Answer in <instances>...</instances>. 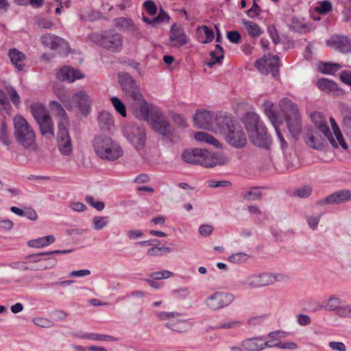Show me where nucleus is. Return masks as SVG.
<instances>
[{
    "mask_svg": "<svg viewBox=\"0 0 351 351\" xmlns=\"http://www.w3.org/2000/svg\"><path fill=\"white\" fill-rule=\"evenodd\" d=\"M340 80L344 84L351 85V71H342L339 75Z\"/></svg>",
    "mask_w": 351,
    "mask_h": 351,
    "instance_id": "nucleus-63",
    "label": "nucleus"
},
{
    "mask_svg": "<svg viewBox=\"0 0 351 351\" xmlns=\"http://www.w3.org/2000/svg\"><path fill=\"white\" fill-rule=\"evenodd\" d=\"M242 121L247 132L265 126L259 116L254 111H247Z\"/></svg>",
    "mask_w": 351,
    "mask_h": 351,
    "instance_id": "nucleus-18",
    "label": "nucleus"
},
{
    "mask_svg": "<svg viewBox=\"0 0 351 351\" xmlns=\"http://www.w3.org/2000/svg\"><path fill=\"white\" fill-rule=\"evenodd\" d=\"M250 258V255L243 253V252H238L235 253L230 256H229L228 259L229 261L232 263L239 264L242 263H245L248 261Z\"/></svg>",
    "mask_w": 351,
    "mask_h": 351,
    "instance_id": "nucleus-46",
    "label": "nucleus"
},
{
    "mask_svg": "<svg viewBox=\"0 0 351 351\" xmlns=\"http://www.w3.org/2000/svg\"><path fill=\"white\" fill-rule=\"evenodd\" d=\"M280 276L278 274L267 272L253 274L246 276L242 282V285L251 288H261L274 284L278 280V278Z\"/></svg>",
    "mask_w": 351,
    "mask_h": 351,
    "instance_id": "nucleus-7",
    "label": "nucleus"
},
{
    "mask_svg": "<svg viewBox=\"0 0 351 351\" xmlns=\"http://www.w3.org/2000/svg\"><path fill=\"white\" fill-rule=\"evenodd\" d=\"M279 107L280 110H298V105L287 97H284L280 99L279 101Z\"/></svg>",
    "mask_w": 351,
    "mask_h": 351,
    "instance_id": "nucleus-47",
    "label": "nucleus"
},
{
    "mask_svg": "<svg viewBox=\"0 0 351 351\" xmlns=\"http://www.w3.org/2000/svg\"><path fill=\"white\" fill-rule=\"evenodd\" d=\"M215 123L223 134L230 131L235 125L239 124L238 121L227 111H217L215 117Z\"/></svg>",
    "mask_w": 351,
    "mask_h": 351,
    "instance_id": "nucleus-17",
    "label": "nucleus"
},
{
    "mask_svg": "<svg viewBox=\"0 0 351 351\" xmlns=\"http://www.w3.org/2000/svg\"><path fill=\"white\" fill-rule=\"evenodd\" d=\"M250 141L256 147L269 149L272 138L265 126L247 132Z\"/></svg>",
    "mask_w": 351,
    "mask_h": 351,
    "instance_id": "nucleus-9",
    "label": "nucleus"
},
{
    "mask_svg": "<svg viewBox=\"0 0 351 351\" xmlns=\"http://www.w3.org/2000/svg\"><path fill=\"white\" fill-rule=\"evenodd\" d=\"M200 28L203 30L204 34L206 36V39L202 41V43H211L215 38L213 31L206 25H203Z\"/></svg>",
    "mask_w": 351,
    "mask_h": 351,
    "instance_id": "nucleus-57",
    "label": "nucleus"
},
{
    "mask_svg": "<svg viewBox=\"0 0 351 351\" xmlns=\"http://www.w3.org/2000/svg\"><path fill=\"white\" fill-rule=\"evenodd\" d=\"M202 149H193L192 150L186 149L183 152L182 158L187 163L193 165H199L201 162V154Z\"/></svg>",
    "mask_w": 351,
    "mask_h": 351,
    "instance_id": "nucleus-27",
    "label": "nucleus"
},
{
    "mask_svg": "<svg viewBox=\"0 0 351 351\" xmlns=\"http://www.w3.org/2000/svg\"><path fill=\"white\" fill-rule=\"evenodd\" d=\"M119 82L125 96L131 99L133 110H154L153 105L143 98L136 87V82L128 73H119Z\"/></svg>",
    "mask_w": 351,
    "mask_h": 351,
    "instance_id": "nucleus-2",
    "label": "nucleus"
},
{
    "mask_svg": "<svg viewBox=\"0 0 351 351\" xmlns=\"http://www.w3.org/2000/svg\"><path fill=\"white\" fill-rule=\"evenodd\" d=\"M247 210L250 213L255 216V220L256 221L262 222L267 219L265 213L262 212L256 206H249Z\"/></svg>",
    "mask_w": 351,
    "mask_h": 351,
    "instance_id": "nucleus-43",
    "label": "nucleus"
},
{
    "mask_svg": "<svg viewBox=\"0 0 351 351\" xmlns=\"http://www.w3.org/2000/svg\"><path fill=\"white\" fill-rule=\"evenodd\" d=\"M86 201L96 210L101 211L104 208V203L103 202L97 201L93 196L87 195Z\"/></svg>",
    "mask_w": 351,
    "mask_h": 351,
    "instance_id": "nucleus-52",
    "label": "nucleus"
},
{
    "mask_svg": "<svg viewBox=\"0 0 351 351\" xmlns=\"http://www.w3.org/2000/svg\"><path fill=\"white\" fill-rule=\"evenodd\" d=\"M41 42L45 47L51 49H58L59 47L67 46V42L63 38L51 34L43 35Z\"/></svg>",
    "mask_w": 351,
    "mask_h": 351,
    "instance_id": "nucleus-24",
    "label": "nucleus"
},
{
    "mask_svg": "<svg viewBox=\"0 0 351 351\" xmlns=\"http://www.w3.org/2000/svg\"><path fill=\"white\" fill-rule=\"evenodd\" d=\"M344 304V301L341 298L336 296H331L327 300L322 302L317 306L315 311L324 310V311H336L338 308Z\"/></svg>",
    "mask_w": 351,
    "mask_h": 351,
    "instance_id": "nucleus-26",
    "label": "nucleus"
},
{
    "mask_svg": "<svg viewBox=\"0 0 351 351\" xmlns=\"http://www.w3.org/2000/svg\"><path fill=\"white\" fill-rule=\"evenodd\" d=\"M265 337L247 338L241 341V346L245 348V351H259L269 346V342H263Z\"/></svg>",
    "mask_w": 351,
    "mask_h": 351,
    "instance_id": "nucleus-22",
    "label": "nucleus"
},
{
    "mask_svg": "<svg viewBox=\"0 0 351 351\" xmlns=\"http://www.w3.org/2000/svg\"><path fill=\"white\" fill-rule=\"evenodd\" d=\"M317 128L326 136L332 147L335 148L339 147V145L338 142L337 141L335 137H334L332 134L330 132V130L325 120H324L322 123H320L319 125H317Z\"/></svg>",
    "mask_w": 351,
    "mask_h": 351,
    "instance_id": "nucleus-36",
    "label": "nucleus"
},
{
    "mask_svg": "<svg viewBox=\"0 0 351 351\" xmlns=\"http://www.w3.org/2000/svg\"><path fill=\"white\" fill-rule=\"evenodd\" d=\"M337 314L341 317H348L351 315V306L341 305L336 311Z\"/></svg>",
    "mask_w": 351,
    "mask_h": 351,
    "instance_id": "nucleus-61",
    "label": "nucleus"
},
{
    "mask_svg": "<svg viewBox=\"0 0 351 351\" xmlns=\"http://www.w3.org/2000/svg\"><path fill=\"white\" fill-rule=\"evenodd\" d=\"M8 56L11 62L15 66L19 71L23 69V64L21 63L25 58V56L22 52L16 49H12L10 50Z\"/></svg>",
    "mask_w": 351,
    "mask_h": 351,
    "instance_id": "nucleus-31",
    "label": "nucleus"
},
{
    "mask_svg": "<svg viewBox=\"0 0 351 351\" xmlns=\"http://www.w3.org/2000/svg\"><path fill=\"white\" fill-rule=\"evenodd\" d=\"M56 241V238L53 235H49L36 239L30 240L27 242V245L29 247L40 248L47 246L51 243H53Z\"/></svg>",
    "mask_w": 351,
    "mask_h": 351,
    "instance_id": "nucleus-32",
    "label": "nucleus"
},
{
    "mask_svg": "<svg viewBox=\"0 0 351 351\" xmlns=\"http://www.w3.org/2000/svg\"><path fill=\"white\" fill-rule=\"evenodd\" d=\"M200 165L204 167H213L217 165H223L227 163L228 158L221 153L210 152L202 149L201 154Z\"/></svg>",
    "mask_w": 351,
    "mask_h": 351,
    "instance_id": "nucleus-15",
    "label": "nucleus"
},
{
    "mask_svg": "<svg viewBox=\"0 0 351 351\" xmlns=\"http://www.w3.org/2000/svg\"><path fill=\"white\" fill-rule=\"evenodd\" d=\"M47 111H32L33 117L39 125L43 136L49 138L54 136L53 124Z\"/></svg>",
    "mask_w": 351,
    "mask_h": 351,
    "instance_id": "nucleus-11",
    "label": "nucleus"
},
{
    "mask_svg": "<svg viewBox=\"0 0 351 351\" xmlns=\"http://www.w3.org/2000/svg\"><path fill=\"white\" fill-rule=\"evenodd\" d=\"M93 228L96 230H101L108 225V217L97 216L93 219Z\"/></svg>",
    "mask_w": 351,
    "mask_h": 351,
    "instance_id": "nucleus-45",
    "label": "nucleus"
},
{
    "mask_svg": "<svg viewBox=\"0 0 351 351\" xmlns=\"http://www.w3.org/2000/svg\"><path fill=\"white\" fill-rule=\"evenodd\" d=\"M328 46L342 53L351 52V39L347 36H337L327 40Z\"/></svg>",
    "mask_w": 351,
    "mask_h": 351,
    "instance_id": "nucleus-19",
    "label": "nucleus"
},
{
    "mask_svg": "<svg viewBox=\"0 0 351 351\" xmlns=\"http://www.w3.org/2000/svg\"><path fill=\"white\" fill-rule=\"evenodd\" d=\"M261 12V7L254 0L252 7L246 11L247 14L250 18H254L260 15Z\"/></svg>",
    "mask_w": 351,
    "mask_h": 351,
    "instance_id": "nucleus-58",
    "label": "nucleus"
},
{
    "mask_svg": "<svg viewBox=\"0 0 351 351\" xmlns=\"http://www.w3.org/2000/svg\"><path fill=\"white\" fill-rule=\"evenodd\" d=\"M317 85L321 90L326 93H331L332 95H341L343 92L341 88L338 87L335 82L324 77L318 80Z\"/></svg>",
    "mask_w": 351,
    "mask_h": 351,
    "instance_id": "nucleus-25",
    "label": "nucleus"
},
{
    "mask_svg": "<svg viewBox=\"0 0 351 351\" xmlns=\"http://www.w3.org/2000/svg\"><path fill=\"white\" fill-rule=\"evenodd\" d=\"M210 56L218 64H220L222 60L224 58V51L223 47L219 44H216L215 49L210 52Z\"/></svg>",
    "mask_w": 351,
    "mask_h": 351,
    "instance_id": "nucleus-44",
    "label": "nucleus"
},
{
    "mask_svg": "<svg viewBox=\"0 0 351 351\" xmlns=\"http://www.w3.org/2000/svg\"><path fill=\"white\" fill-rule=\"evenodd\" d=\"M231 184V182L227 180H209L208 181V185L211 188L227 187L230 186Z\"/></svg>",
    "mask_w": 351,
    "mask_h": 351,
    "instance_id": "nucleus-54",
    "label": "nucleus"
},
{
    "mask_svg": "<svg viewBox=\"0 0 351 351\" xmlns=\"http://www.w3.org/2000/svg\"><path fill=\"white\" fill-rule=\"evenodd\" d=\"M57 141L59 151L64 156H69L73 150L71 137L67 129L62 124L58 125Z\"/></svg>",
    "mask_w": 351,
    "mask_h": 351,
    "instance_id": "nucleus-16",
    "label": "nucleus"
},
{
    "mask_svg": "<svg viewBox=\"0 0 351 351\" xmlns=\"http://www.w3.org/2000/svg\"><path fill=\"white\" fill-rule=\"evenodd\" d=\"M13 122L14 135L17 143L25 149H35L36 134L26 119L21 115H16Z\"/></svg>",
    "mask_w": 351,
    "mask_h": 351,
    "instance_id": "nucleus-4",
    "label": "nucleus"
},
{
    "mask_svg": "<svg viewBox=\"0 0 351 351\" xmlns=\"http://www.w3.org/2000/svg\"><path fill=\"white\" fill-rule=\"evenodd\" d=\"M343 124L346 133L351 136V114L344 117Z\"/></svg>",
    "mask_w": 351,
    "mask_h": 351,
    "instance_id": "nucleus-64",
    "label": "nucleus"
},
{
    "mask_svg": "<svg viewBox=\"0 0 351 351\" xmlns=\"http://www.w3.org/2000/svg\"><path fill=\"white\" fill-rule=\"evenodd\" d=\"M143 8L150 15H155L158 12V8L155 3L152 0H147L143 3Z\"/></svg>",
    "mask_w": 351,
    "mask_h": 351,
    "instance_id": "nucleus-55",
    "label": "nucleus"
},
{
    "mask_svg": "<svg viewBox=\"0 0 351 351\" xmlns=\"http://www.w3.org/2000/svg\"><path fill=\"white\" fill-rule=\"evenodd\" d=\"M332 10V3L330 1L325 0L320 3L319 5L317 6L315 10L321 14H325L329 12Z\"/></svg>",
    "mask_w": 351,
    "mask_h": 351,
    "instance_id": "nucleus-50",
    "label": "nucleus"
},
{
    "mask_svg": "<svg viewBox=\"0 0 351 351\" xmlns=\"http://www.w3.org/2000/svg\"><path fill=\"white\" fill-rule=\"evenodd\" d=\"M73 100L79 110H90L91 101L86 92L81 90L74 95Z\"/></svg>",
    "mask_w": 351,
    "mask_h": 351,
    "instance_id": "nucleus-28",
    "label": "nucleus"
},
{
    "mask_svg": "<svg viewBox=\"0 0 351 351\" xmlns=\"http://www.w3.org/2000/svg\"><path fill=\"white\" fill-rule=\"evenodd\" d=\"M79 337L81 339H88L93 341H113L115 340L114 337L111 335L97 333H85L80 335Z\"/></svg>",
    "mask_w": 351,
    "mask_h": 351,
    "instance_id": "nucleus-39",
    "label": "nucleus"
},
{
    "mask_svg": "<svg viewBox=\"0 0 351 351\" xmlns=\"http://www.w3.org/2000/svg\"><path fill=\"white\" fill-rule=\"evenodd\" d=\"M134 23V21L130 18L119 17L114 20V26L125 31L130 30Z\"/></svg>",
    "mask_w": 351,
    "mask_h": 351,
    "instance_id": "nucleus-40",
    "label": "nucleus"
},
{
    "mask_svg": "<svg viewBox=\"0 0 351 351\" xmlns=\"http://www.w3.org/2000/svg\"><path fill=\"white\" fill-rule=\"evenodd\" d=\"M243 24L247 29L249 35L253 38L259 37L263 33L260 26L253 21L243 20Z\"/></svg>",
    "mask_w": 351,
    "mask_h": 351,
    "instance_id": "nucleus-38",
    "label": "nucleus"
},
{
    "mask_svg": "<svg viewBox=\"0 0 351 351\" xmlns=\"http://www.w3.org/2000/svg\"><path fill=\"white\" fill-rule=\"evenodd\" d=\"M341 67V65L337 63L322 62L318 64V69L321 73L329 75H334Z\"/></svg>",
    "mask_w": 351,
    "mask_h": 351,
    "instance_id": "nucleus-34",
    "label": "nucleus"
},
{
    "mask_svg": "<svg viewBox=\"0 0 351 351\" xmlns=\"http://www.w3.org/2000/svg\"><path fill=\"white\" fill-rule=\"evenodd\" d=\"M165 326L169 329L178 332H185L191 327L190 323L184 319L169 321L166 323Z\"/></svg>",
    "mask_w": 351,
    "mask_h": 351,
    "instance_id": "nucleus-30",
    "label": "nucleus"
},
{
    "mask_svg": "<svg viewBox=\"0 0 351 351\" xmlns=\"http://www.w3.org/2000/svg\"><path fill=\"white\" fill-rule=\"evenodd\" d=\"M227 38L232 43L237 44L241 39V36L237 31H230L227 33Z\"/></svg>",
    "mask_w": 351,
    "mask_h": 351,
    "instance_id": "nucleus-62",
    "label": "nucleus"
},
{
    "mask_svg": "<svg viewBox=\"0 0 351 351\" xmlns=\"http://www.w3.org/2000/svg\"><path fill=\"white\" fill-rule=\"evenodd\" d=\"M123 133L130 143L136 149H143L145 145L146 133L143 128L132 124H124Z\"/></svg>",
    "mask_w": 351,
    "mask_h": 351,
    "instance_id": "nucleus-6",
    "label": "nucleus"
},
{
    "mask_svg": "<svg viewBox=\"0 0 351 351\" xmlns=\"http://www.w3.org/2000/svg\"><path fill=\"white\" fill-rule=\"evenodd\" d=\"M351 199V192L349 190H341L328 195L320 204H339L345 203Z\"/></svg>",
    "mask_w": 351,
    "mask_h": 351,
    "instance_id": "nucleus-21",
    "label": "nucleus"
},
{
    "mask_svg": "<svg viewBox=\"0 0 351 351\" xmlns=\"http://www.w3.org/2000/svg\"><path fill=\"white\" fill-rule=\"evenodd\" d=\"M289 27L292 31L300 33H304L308 29V26L297 18L291 20Z\"/></svg>",
    "mask_w": 351,
    "mask_h": 351,
    "instance_id": "nucleus-42",
    "label": "nucleus"
},
{
    "mask_svg": "<svg viewBox=\"0 0 351 351\" xmlns=\"http://www.w3.org/2000/svg\"><path fill=\"white\" fill-rule=\"evenodd\" d=\"M133 116L146 121L155 132L173 141L174 136L172 128L167 119L160 111H133Z\"/></svg>",
    "mask_w": 351,
    "mask_h": 351,
    "instance_id": "nucleus-1",
    "label": "nucleus"
},
{
    "mask_svg": "<svg viewBox=\"0 0 351 351\" xmlns=\"http://www.w3.org/2000/svg\"><path fill=\"white\" fill-rule=\"evenodd\" d=\"M279 112L280 111H265L267 117L276 130L278 138L281 143L282 148L285 149L287 147V143L278 129V127L282 124V117L277 113Z\"/></svg>",
    "mask_w": 351,
    "mask_h": 351,
    "instance_id": "nucleus-23",
    "label": "nucleus"
},
{
    "mask_svg": "<svg viewBox=\"0 0 351 351\" xmlns=\"http://www.w3.org/2000/svg\"><path fill=\"white\" fill-rule=\"evenodd\" d=\"M228 143L236 148H243L247 144V138L242 128L239 124L235 125L230 131L224 134Z\"/></svg>",
    "mask_w": 351,
    "mask_h": 351,
    "instance_id": "nucleus-14",
    "label": "nucleus"
},
{
    "mask_svg": "<svg viewBox=\"0 0 351 351\" xmlns=\"http://www.w3.org/2000/svg\"><path fill=\"white\" fill-rule=\"evenodd\" d=\"M95 43L110 51L118 53L123 49V36L119 33L105 32L94 36Z\"/></svg>",
    "mask_w": 351,
    "mask_h": 351,
    "instance_id": "nucleus-5",
    "label": "nucleus"
},
{
    "mask_svg": "<svg viewBox=\"0 0 351 351\" xmlns=\"http://www.w3.org/2000/svg\"><path fill=\"white\" fill-rule=\"evenodd\" d=\"M213 111H197L193 115L195 124L200 128H207L215 122Z\"/></svg>",
    "mask_w": 351,
    "mask_h": 351,
    "instance_id": "nucleus-20",
    "label": "nucleus"
},
{
    "mask_svg": "<svg viewBox=\"0 0 351 351\" xmlns=\"http://www.w3.org/2000/svg\"><path fill=\"white\" fill-rule=\"evenodd\" d=\"M330 125H331V127H332V129L333 131L334 136H335L337 141L338 142L339 145L343 149H347L348 145L343 139V137L341 132V130H340L338 125L337 124L335 120L332 117H330Z\"/></svg>",
    "mask_w": 351,
    "mask_h": 351,
    "instance_id": "nucleus-35",
    "label": "nucleus"
},
{
    "mask_svg": "<svg viewBox=\"0 0 351 351\" xmlns=\"http://www.w3.org/2000/svg\"><path fill=\"white\" fill-rule=\"evenodd\" d=\"M33 322L42 328H50L53 326V322L51 320L43 317H36L33 319Z\"/></svg>",
    "mask_w": 351,
    "mask_h": 351,
    "instance_id": "nucleus-56",
    "label": "nucleus"
},
{
    "mask_svg": "<svg viewBox=\"0 0 351 351\" xmlns=\"http://www.w3.org/2000/svg\"><path fill=\"white\" fill-rule=\"evenodd\" d=\"M189 40L181 25L174 23L169 34V45L172 47L180 48L188 44Z\"/></svg>",
    "mask_w": 351,
    "mask_h": 351,
    "instance_id": "nucleus-13",
    "label": "nucleus"
},
{
    "mask_svg": "<svg viewBox=\"0 0 351 351\" xmlns=\"http://www.w3.org/2000/svg\"><path fill=\"white\" fill-rule=\"evenodd\" d=\"M262 193L259 190H258L257 189H252V190L247 191L243 195V198L245 200L253 201L260 199Z\"/></svg>",
    "mask_w": 351,
    "mask_h": 351,
    "instance_id": "nucleus-49",
    "label": "nucleus"
},
{
    "mask_svg": "<svg viewBox=\"0 0 351 351\" xmlns=\"http://www.w3.org/2000/svg\"><path fill=\"white\" fill-rule=\"evenodd\" d=\"M0 141L7 146L11 143L5 123H2L0 127Z\"/></svg>",
    "mask_w": 351,
    "mask_h": 351,
    "instance_id": "nucleus-53",
    "label": "nucleus"
},
{
    "mask_svg": "<svg viewBox=\"0 0 351 351\" xmlns=\"http://www.w3.org/2000/svg\"><path fill=\"white\" fill-rule=\"evenodd\" d=\"M254 66L264 75L271 73L273 77H276L279 73V57L270 53L264 55L263 58L256 60Z\"/></svg>",
    "mask_w": 351,
    "mask_h": 351,
    "instance_id": "nucleus-8",
    "label": "nucleus"
},
{
    "mask_svg": "<svg viewBox=\"0 0 351 351\" xmlns=\"http://www.w3.org/2000/svg\"><path fill=\"white\" fill-rule=\"evenodd\" d=\"M285 121L290 134L295 138L301 132L300 115L298 111H280L277 112Z\"/></svg>",
    "mask_w": 351,
    "mask_h": 351,
    "instance_id": "nucleus-12",
    "label": "nucleus"
},
{
    "mask_svg": "<svg viewBox=\"0 0 351 351\" xmlns=\"http://www.w3.org/2000/svg\"><path fill=\"white\" fill-rule=\"evenodd\" d=\"M234 298L232 294L225 292H215L207 298L205 304L209 309L216 311L228 306Z\"/></svg>",
    "mask_w": 351,
    "mask_h": 351,
    "instance_id": "nucleus-10",
    "label": "nucleus"
},
{
    "mask_svg": "<svg viewBox=\"0 0 351 351\" xmlns=\"http://www.w3.org/2000/svg\"><path fill=\"white\" fill-rule=\"evenodd\" d=\"M213 226L210 224H203L201 225L199 228V232L200 235L204 237L210 236L213 233Z\"/></svg>",
    "mask_w": 351,
    "mask_h": 351,
    "instance_id": "nucleus-59",
    "label": "nucleus"
},
{
    "mask_svg": "<svg viewBox=\"0 0 351 351\" xmlns=\"http://www.w3.org/2000/svg\"><path fill=\"white\" fill-rule=\"evenodd\" d=\"M98 122L101 130H110L114 127V119L109 111H101L98 116Z\"/></svg>",
    "mask_w": 351,
    "mask_h": 351,
    "instance_id": "nucleus-29",
    "label": "nucleus"
},
{
    "mask_svg": "<svg viewBox=\"0 0 351 351\" xmlns=\"http://www.w3.org/2000/svg\"><path fill=\"white\" fill-rule=\"evenodd\" d=\"M58 263L57 259L50 256H43L40 258L39 264L35 267H32V270H46L54 267Z\"/></svg>",
    "mask_w": 351,
    "mask_h": 351,
    "instance_id": "nucleus-33",
    "label": "nucleus"
},
{
    "mask_svg": "<svg viewBox=\"0 0 351 351\" xmlns=\"http://www.w3.org/2000/svg\"><path fill=\"white\" fill-rule=\"evenodd\" d=\"M312 192V189L309 186H304L295 191L296 194L298 197L301 198H306L308 197Z\"/></svg>",
    "mask_w": 351,
    "mask_h": 351,
    "instance_id": "nucleus-60",
    "label": "nucleus"
},
{
    "mask_svg": "<svg viewBox=\"0 0 351 351\" xmlns=\"http://www.w3.org/2000/svg\"><path fill=\"white\" fill-rule=\"evenodd\" d=\"M173 273L168 270L152 272L149 274V277L153 280L167 279L172 276Z\"/></svg>",
    "mask_w": 351,
    "mask_h": 351,
    "instance_id": "nucleus-48",
    "label": "nucleus"
},
{
    "mask_svg": "<svg viewBox=\"0 0 351 351\" xmlns=\"http://www.w3.org/2000/svg\"><path fill=\"white\" fill-rule=\"evenodd\" d=\"M93 145L97 156L103 160L114 161L123 154L122 148L107 136L95 137Z\"/></svg>",
    "mask_w": 351,
    "mask_h": 351,
    "instance_id": "nucleus-3",
    "label": "nucleus"
},
{
    "mask_svg": "<svg viewBox=\"0 0 351 351\" xmlns=\"http://www.w3.org/2000/svg\"><path fill=\"white\" fill-rule=\"evenodd\" d=\"M60 78L62 80H67L69 82H73L77 80V76L75 75L74 69L64 66L62 67L59 72Z\"/></svg>",
    "mask_w": 351,
    "mask_h": 351,
    "instance_id": "nucleus-41",
    "label": "nucleus"
},
{
    "mask_svg": "<svg viewBox=\"0 0 351 351\" xmlns=\"http://www.w3.org/2000/svg\"><path fill=\"white\" fill-rule=\"evenodd\" d=\"M7 93L10 96V100L16 108L19 107L21 102L20 97L16 90L13 87L7 88Z\"/></svg>",
    "mask_w": 351,
    "mask_h": 351,
    "instance_id": "nucleus-51",
    "label": "nucleus"
},
{
    "mask_svg": "<svg viewBox=\"0 0 351 351\" xmlns=\"http://www.w3.org/2000/svg\"><path fill=\"white\" fill-rule=\"evenodd\" d=\"M195 138L198 141L206 143L208 144L215 145V147H219L220 145L219 141L215 137L205 132H197L195 134Z\"/></svg>",
    "mask_w": 351,
    "mask_h": 351,
    "instance_id": "nucleus-37",
    "label": "nucleus"
}]
</instances>
